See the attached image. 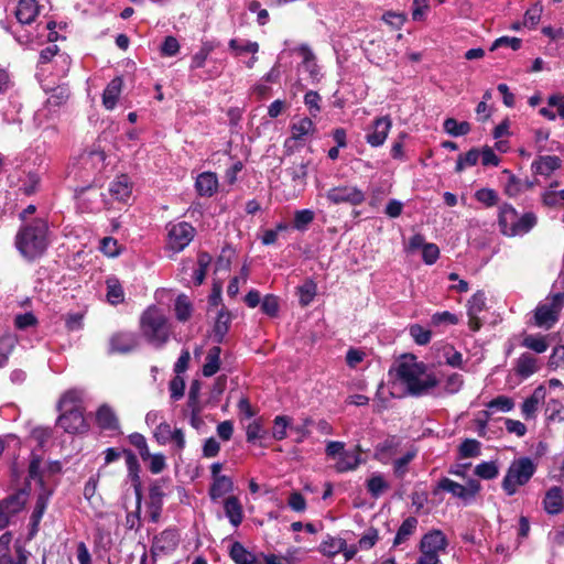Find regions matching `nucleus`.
I'll return each mask as SVG.
<instances>
[{
	"instance_id": "42",
	"label": "nucleus",
	"mask_w": 564,
	"mask_h": 564,
	"mask_svg": "<svg viewBox=\"0 0 564 564\" xmlns=\"http://www.w3.org/2000/svg\"><path fill=\"white\" fill-rule=\"evenodd\" d=\"M107 300L113 305L122 303L124 300L123 289L117 279L107 280Z\"/></svg>"
},
{
	"instance_id": "38",
	"label": "nucleus",
	"mask_w": 564,
	"mask_h": 564,
	"mask_svg": "<svg viewBox=\"0 0 564 564\" xmlns=\"http://www.w3.org/2000/svg\"><path fill=\"white\" fill-rule=\"evenodd\" d=\"M444 131L452 137H460L469 133L470 124L467 121L458 122L454 118L445 119L443 123Z\"/></svg>"
},
{
	"instance_id": "36",
	"label": "nucleus",
	"mask_w": 564,
	"mask_h": 564,
	"mask_svg": "<svg viewBox=\"0 0 564 564\" xmlns=\"http://www.w3.org/2000/svg\"><path fill=\"white\" fill-rule=\"evenodd\" d=\"M505 173L509 174V180L506 185V193L509 196H517L521 192L528 191L534 186V182L524 180L521 181L520 178L516 177L513 174L509 173L508 171H505Z\"/></svg>"
},
{
	"instance_id": "52",
	"label": "nucleus",
	"mask_w": 564,
	"mask_h": 564,
	"mask_svg": "<svg viewBox=\"0 0 564 564\" xmlns=\"http://www.w3.org/2000/svg\"><path fill=\"white\" fill-rule=\"evenodd\" d=\"M459 454L463 458L476 457L480 454V443L477 440L467 438L459 445Z\"/></svg>"
},
{
	"instance_id": "45",
	"label": "nucleus",
	"mask_w": 564,
	"mask_h": 564,
	"mask_svg": "<svg viewBox=\"0 0 564 564\" xmlns=\"http://www.w3.org/2000/svg\"><path fill=\"white\" fill-rule=\"evenodd\" d=\"M479 159V151L471 149L465 154H459L456 161L455 171L460 173L466 166H474L477 164Z\"/></svg>"
},
{
	"instance_id": "13",
	"label": "nucleus",
	"mask_w": 564,
	"mask_h": 564,
	"mask_svg": "<svg viewBox=\"0 0 564 564\" xmlns=\"http://www.w3.org/2000/svg\"><path fill=\"white\" fill-rule=\"evenodd\" d=\"M392 127V121L389 116L379 117L373 120L368 133L366 134V141L372 148L382 145L389 134Z\"/></svg>"
},
{
	"instance_id": "10",
	"label": "nucleus",
	"mask_w": 564,
	"mask_h": 564,
	"mask_svg": "<svg viewBox=\"0 0 564 564\" xmlns=\"http://www.w3.org/2000/svg\"><path fill=\"white\" fill-rule=\"evenodd\" d=\"M164 485V479H156L149 487V500L147 502V509L149 519L153 523L159 522L161 518L163 499L165 497Z\"/></svg>"
},
{
	"instance_id": "34",
	"label": "nucleus",
	"mask_w": 564,
	"mask_h": 564,
	"mask_svg": "<svg viewBox=\"0 0 564 564\" xmlns=\"http://www.w3.org/2000/svg\"><path fill=\"white\" fill-rule=\"evenodd\" d=\"M26 497L28 494L24 490H20L11 496H9L7 499L2 500L3 507L10 512L12 516H15L18 512H20L25 503H26Z\"/></svg>"
},
{
	"instance_id": "37",
	"label": "nucleus",
	"mask_w": 564,
	"mask_h": 564,
	"mask_svg": "<svg viewBox=\"0 0 564 564\" xmlns=\"http://www.w3.org/2000/svg\"><path fill=\"white\" fill-rule=\"evenodd\" d=\"M231 322V315L228 311L221 308L217 315V319L214 326L215 337L218 343H221L225 335L228 333L229 325Z\"/></svg>"
},
{
	"instance_id": "28",
	"label": "nucleus",
	"mask_w": 564,
	"mask_h": 564,
	"mask_svg": "<svg viewBox=\"0 0 564 564\" xmlns=\"http://www.w3.org/2000/svg\"><path fill=\"white\" fill-rule=\"evenodd\" d=\"M109 193L117 200L126 202L131 195L129 178L126 175H121L111 182Z\"/></svg>"
},
{
	"instance_id": "41",
	"label": "nucleus",
	"mask_w": 564,
	"mask_h": 564,
	"mask_svg": "<svg viewBox=\"0 0 564 564\" xmlns=\"http://www.w3.org/2000/svg\"><path fill=\"white\" fill-rule=\"evenodd\" d=\"M193 312L192 303L185 294H180L175 301V315L180 322H186Z\"/></svg>"
},
{
	"instance_id": "24",
	"label": "nucleus",
	"mask_w": 564,
	"mask_h": 564,
	"mask_svg": "<svg viewBox=\"0 0 564 564\" xmlns=\"http://www.w3.org/2000/svg\"><path fill=\"white\" fill-rule=\"evenodd\" d=\"M96 421L101 430L117 431L119 429V420L115 411L107 404H102L97 410Z\"/></svg>"
},
{
	"instance_id": "47",
	"label": "nucleus",
	"mask_w": 564,
	"mask_h": 564,
	"mask_svg": "<svg viewBox=\"0 0 564 564\" xmlns=\"http://www.w3.org/2000/svg\"><path fill=\"white\" fill-rule=\"evenodd\" d=\"M398 446H399V442L394 436L388 437L387 440H384L382 443H380L376 447V455L380 459L390 457L393 454H395Z\"/></svg>"
},
{
	"instance_id": "12",
	"label": "nucleus",
	"mask_w": 564,
	"mask_h": 564,
	"mask_svg": "<svg viewBox=\"0 0 564 564\" xmlns=\"http://www.w3.org/2000/svg\"><path fill=\"white\" fill-rule=\"evenodd\" d=\"M139 346L138 335L133 332H117L109 338V354H129Z\"/></svg>"
},
{
	"instance_id": "19",
	"label": "nucleus",
	"mask_w": 564,
	"mask_h": 564,
	"mask_svg": "<svg viewBox=\"0 0 564 564\" xmlns=\"http://www.w3.org/2000/svg\"><path fill=\"white\" fill-rule=\"evenodd\" d=\"M543 508L546 513L555 516L563 511L564 500L562 489L557 486L551 487L543 499Z\"/></svg>"
},
{
	"instance_id": "50",
	"label": "nucleus",
	"mask_w": 564,
	"mask_h": 564,
	"mask_svg": "<svg viewBox=\"0 0 564 564\" xmlns=\"http://www.w3.org/2000/svg\"><path fill=\"white\" fill-rule=\"evenodd\" d=\"M543 12V7L541 3L536 2L532 7H530L525 13L523 19V25L530 29H533L540 22L541 15Z\"/></svg>"
},
{
	"instance_id": "18",
	"label": "nucleus",
	"mask_w": 564,
	"mask_h": 564,
	"mask_svg": "<svg viewBox=\"0 0 564 564\" xmlns=\"http://www.w3.org/2000/svg\"><path fill=\"white\" fill-rule=\"evenodd\" d=\"M545 398V389L539 386L534 389L533 393L527 398L521 405V413L525 420L535 419L540 403Z\"/></svg>"
},
{
	"instance_id": "58",
	"label": "nucleus",
	"mask_w": 564,
	"mask_h": 564,
	"mask_svg": "<svg viewBox=\"0 0 564 564\" xmlns=\"http://www.w3.org/2000/svg\"><path fill=\"white\" fill-rule=\"evenodd\" d=\"M415 457L414 452H408L402 457L398 458L393 463V470L397 477L402 478L408 471V465Z\"/></svg>"
},
{
	"instance_id": "5",
	"label": "nucleus",
	"mask_w": 564,
	"mask_h": 564,
	"mask_svg": "<svg viewBox=\"0 0 564 564\" xmlns=\"http://www.w3.org/2000/svg\"><path fill=\"white\" fill-rule=\"evenodd\" d=\"M536 471V464L530 457H519L509 465L501 487L508 496H513L518 488L530 481Z\"/></svg>"
},
{
	"instance_id": "63",
	"label": "nucleus",
	"mask_w": 564,
	"mask_h": 564,
	"mask_svg": "<svg viewBox=\"0 0 564 564\" xmlns=\"http://www.w3.org/2000/svg\"><path fill=\"white\" fill-rule=\"evenodd\" d=\"M170 392H171V399L172 400H180L184 395L185 390V381L181 376H175L169 384Z\"/></svg>"
},
{
	"instance_id": "64",
	"label": "nucleus",
	"mask_w": 564,
	"mask_h": 564,
	"mask_svg": "<svg viewBox=\"0 0 564 564\" xmlns=\"http://www.w3.org/2000/svg\"><path fill=\"white\" fill-rule=\"evenodd\" d=\"M549 367L551 369H557L560 367H564V346L558 345L554 347L550 359H549Z\"/></svg>"
},
{
	"instance_id": "23",
	"label": "nucleus",
	"mask_w": 564,
	"mask_h": 564,
	"mask_svg": "<svg viewBox=\"0 0 564 564\" xmlns=\"http://www.w3.org/2000/svg\"><path fill=\"white\" fill-rule=\"evenodd\" d=\"M539 370L538 359L529 352H523L517 359L514 371L522 379H527Z\"/></svg>"
},
{
	"instance_id": "2",
	"label": "nucleus",
	"mask_w": 564,
	"mask_h": 564,
	"mask_svg": "<svg viewBox=\"0 0 564 564\" xmlns=\"http://www.w3.org/2000/svg\"><path fill=\"white\" fill-rule=\"evenodd\" d=\"M48 224L44 218H35L20 227L15 236V247L26 260H35L47 249Z\"/></svg>"
},
{
	"instance_id": "21",
	"label": "nucleus",
	"mask_w": 564,
	"mask_h": 564,
	"mask_svg": "<svg viewBox=\"0 0 564 564\" xmlns=\"http://www.w3.org/2000/svg\"><path fill=\"white\" fill-rule=\"evenodd\" d=\"M361 449L357 446L354 451H345L338 457L335 469L338 473L355 470L361 464Z\"/></svg>"
},
{
	"instance_id": "17",
	"label": "nucleus",
	"mask_w": 564,
	"mask_h": 564,
	"mask_svg": "<svg viewBox=\"0 0 564 564\" xmlns=\"http://www.w3.org/2000/svg\"><path fill=\"white\" fill-rule=\"evenodd\" d=\"M195 188L199 196L212 197L218 189V178L216 173H200L196 177Z\"/></svg>"
},
{
	"instance_id": "44",
	"label": "nucleus",
	"mask_w": 564,
	"mask_h": 564,
	"mask_svg": "<svg viewBox=\"0 0 564 564\" xmlns=\"http://www.w3.org/2000/svg\"><path fill=\"white\" fill-rule=\"evenodd\" d=\"M345 550V540L340 538H329L319 545V551L327 556H335Z\"/></svg>"
},
{
	"instance_id": "46",
	"label": "nucleus",
	"mask_w": 564,
	"mask_h": 564,
	"mask_svg": "<svg viewBox=\"0 0 564 564\" xmlns=\"http://www.w3.org/2000/svg\"><path fill=\"white\" fill-rule=\"evenodd\" d=\"M314 212L311 209L296 210L294 214L293 227L300 231H304L314 220Z\"/></svg>"
},
{
	"instance_id": "14",
	"label": "nucleus",
	"mask_w": 564,
	"mask_h": 564,
	"mask_svg": "<svg viewBox=\"0 0 564 564\" xmlns=\"http://www.w3.org/2000/svg\"><path fill=\"white\" fill-rule=\"evenodd\" d=\"M486 308V295L482 291L476 292L467 305V315H468V325L473 332H477L481 327V321L478 317V314Z\"/></svg>"
},
{
	"instance_id": "16",
	"label": "nucleus",
	"mask_w": 564,
	"mask_h": 564,
	"mask_svg": "<svg viewBox=\"0 0 564 564\" xmlns=\"http://www.w3.org/2000/svg\"><path fill=\"white\" fill-rule=\"evenodd\" d=\"M562 166V160L556 155H540L531 164L534 174L550 176Z\"/></svg>"
},
{
	"instance_id": "8",
	"label": "nucleus",
	"mask_w": 564,
	"mask_h": 564,
	"mask_svg": "<svg viewBox=\"0 0 564 564\" xmlns=\"http://www.w3.org/2000/svg\"><path fill=\"white\" fill-rule=\"evenodd\" d=\"M195 236V228L185 221L169 226L167 248L174 252L182 251Z\"/></svg>"
},
{
	"instance_id": "51",
	"label": "nucleus",
	"mask_w": 564,
	"mask_h": 564,
	"mask_svg": "<svg viewBox=\"0 0 564 564\" xmlns=\"http://www.w3.org/2000/svg\"><path fill=\"white\" fill-rule=\"evenodd\" d=\"M410 335L417 345H426L430 343L432 333L419 324H413L409 328Z\"/></svg>"
},
{
	"instance_id": "33",
	"label": "nucleus",
	"mask_w": 564,
	"mask_h": 564,
	"mask_svg": "<svg viewBox=\"0 0 564 564\" xmlns=\"http://www.w3.org/2000/svg\"><path fill=\"white\" fill-rule=\"evenodd\" d=\"M536 224V216L533 213H525L521 217L518 216L517 224L511 231H508V237L521 236L529 232Z\"/></svg>"
},
{
	"instance_id": "54",
	"label": "nucleus",
	"mask_w": 564,
	"mask_h": 564,
	"mask_svg": "<svg viewBox=\"0 0 564 564\" xmlns=\"http://www.w3.org/2000/svg\"><path fill=\"white\" fill-rule=\"evenodd\" d=\"M513 406V400L506 395H499L487 403L488 410H496L500 412H510Z\"/></svg>"
},
{
	"instance_id": "39",
	"label": "nucleus",
	"mask_w": 564,
	"mask_h": 564,
	"mask_svg": "<svg viewBox=\"0 0 564 564\" xmlns=\"http://www.w3.org/2000/svg\"><path fill=\"white\" fill-rule=\"evenodd\" d=\"M521 346L531 349L536 354H543L549 348L546 337L542 335H527L523 338Z\"/></svg>"
},
{
	"instance_id": "57",
	"label": "nucleus",
	"mask_w": 564,
	"mask_h": 564,
	"mask_svg": "<svg viewBox=\"0 0 564 564\" xmlns=\"http://www.w3.org/2000/svg\"><path fill=\"white\" fill-rule=\"evenodd\" d=\"M475 198L486 205L487 207H491L497 205L498 203V194L496 191L491 188H480L475 193Z\"/></svg>"
},
{
	"instance_id": "7",
	"label": "nucleus",
	"mask_w": 564,
	"mask_h": 564,
	"mask_svg": "<svg viewBox=\"0 0 564 564\" xmlns=\"http://www.w3.org/2000/svg\"><path fill=\"white\" fill-rule=\"evenodd\" d=\"M437 489L449 492L464 502L473 500L481 489L480 482L477 479L470 478L466 485H460L449 478H442L437 482Z\"/></svg>"
},
{
	"instance_id": "11",
	"label": "nucleus",
	"mask_w": 564,
	"mask_h": 564,
	"mask_svg": "<svg viewBox=\"0 0 564 564\" xmlns=\"http://www.w3.org/2000/svg\"><path fill=\"white\" fill-rule=\"evenodd\" d=\"M181 541L180 532L175 528H167L153 539L151 551L154 555L174 552Z\"/></svg>"
},
{
	"instance_id": "20",
	"label": "nucleus",
	"mask_w": 564,
	"mask_h": 564,
	"mask_svg": "<svg viewBox=\"0 0 564 564\" xmlns=\"http://www.w3.org/2000/svg\"><path fill=\"white\" fill-rule=\"evenodd\" d=\"M40 12L36 0H20L15 10V17L21 24H31Z\"/></svg>"
},
{
	"instance_id": "29",
	"label": "nucleus",
	"mask_w": 564,
	"mask_h": 564,
	"mask_svg": "<svg viewBox=\"0 0 564 564\" xmlns=\"http://www.w3.org/2000/svg\"><path fill=\"white\" fill-rule=\"evenodd\" d=\"M315 124L308 117L301 118L299 121L291 124L292 137L290 140H304L305 137L313 134Z\"/></svg>"
},
{
	"instance_id": "6",
	"label": "nucleus",
	"mask_w": 564,
	"mask_h": 564,
	"mask_svg": "<svg viewBox=\"0 0 564 564\" xmlns=\"http://www.w3.org/2000/svg\"><path fill=\"white\" fill-rule=\"evenodd\" d=\"M563 305L564 292L554 294L549 303L539 304L534 311V324L551 328L557 322Z\"/></svg>"
},
{
	"instance_id": "35",
	"label": "nucleus",
	"mask_w": 564,
	"mask_h": 564,
	"mask_svg": "<svg viewBox=\"0 0 564 564\" xmlns=\"http://www.w3.org/2000/svg\"><path fill=\"white\" fill-rule=\"evenodd\" d=\"M234 488L231 479L227 476H221L213 479V484L209 489V495L213 500H216L226 494L230 492Z\"/></svg>"
},
{
	"instance_id": "32",
	"label": "nucleus",
	"mask_w": 564,
	"mask_h": 564,
	"mask_svg": "<svg viewBox=\"0 0 564 564\" xmlns=\"http://www.w3.org/2000/svg\"><path fill=\"white\" fill-rule=\"evenodd\" d=\"M229 555L236 564H257L256 555L249 552L240 542H234Z\"/></svg>"
},
{
	"instance_id": "30",
	"label": "nucleus",
	"mask_w": 564,
	"mask_h": 564,
	"mask_svg": "<svg viewBox=\"0 0 564 564\" xmlns=\"http://www.w3.org/2000/svg\"><path fill=\"white\" fill-rule=\"evenodd\" d=\"M220 354L221 349L219 346H214L208 350L202 370L205 377H212L218 372L220 368Z\"/></svg>"
},
{
	"instance_id": "15",
	"label": "nucleus",
	"mask_w": 564,
	"mask_h": 564,
	"mask_svg": "<svg viewBox=\"0 0 564 564\" xmlns=\"http://www.w3.org/2000/svg\"><path fill=\"white\" fill-rule=\"evenodd\" d=\"M447 546V539L440 530H432L424 534L420 543L421 553L437 554Z\"/></svg>"
},
{
	"instance_id": "25",
	"label": "nucleus",
	"mask_w": 564,
	"mask_h": 564,
	"mask_svg": "<svg viewBox=\"0 0 564 564\" xmlns=\"http://www.w3.org/2000/svg\"><path fill=\"white\" fill-rule=\"evenodd\" d=\"M518 213L516 208L510 204H502L499 209L498 224L500 231L508 236V231H511L517 224Z\"/></svg>"
},
{
	"instance_id": "9",
	"label": "nucleus",
	"mask_w": 564,
	"mask_h": 564,
	"mask_svg": "<svg viewBox=\"0 0 564 564\" xmlns=\"http://www.w3.org/2000/svg\"><path fill=\"white\" fill-rule=\"evenodd\" d=\"M326 198L335 205L349 204L352 206L360 205L365 202V193L356 186L344 185L333 187L326 193Z\"/></svg>"
},
{
	"instance_id": "53",
	"label": "nucleus",
	"mask_w": 564,
	"mask_h": 564,
	"mask_svg": "<svg viewBox=\"0 0 564 564\" xmlns=\"http://www.w3.org/2000/svg\"><path fill=\"white\" fill-rule=\"evenodd\" d=\"M307 167L308 162L302 161L300 163H294L291 167L286 170V172L294 182H300L301 184H304L308 173Z\"/></svg>"
},
{
	"instance_id": "61",
	"label": "nucleus",
	"mask_w": 564,
	"mask_h": 564,
	"mask_svg": "<svg viewBox=\"0 0 564 564\" xmlns=\"http://www.w3.org/2000/svg\"><path fill=\"white\" fill-rule=\"evenodd\" d=\"M261 311L269 316H275L279 312L278 297L267 294L261 301Z\"/></svg>"
},
{
	"instance_id": "4",
	"label": "nucleus",
	"mask_w": 564,
	"mask_h": 564,
	"mask_svg": "<svg viewBox=\"0 0 564 564\" xmlns=\"http://www.w3.org/2000/svg\"><path fill=\"white\" fill-rule=\"evenodd\" d=\"M140 332L149 344L161 348L169 341L172 330L164 313L152 305L140 317Z\"/></svg>"
},
{
	"instance_id": "3",
	"label": "nucleus",
	"mask_w": 564,
	"mask_h": 564,
	"mask_svg": "<svg viewBox=\"0 0 564 564\" xmlns=\"http://www.w3.org/2000/svg\"><path fill=\"white\" fill-rule=\"evenodd\" d=\"M56 408L61 412L57 425L66 433L82 434L88 431V424L84 417L82 390L70 389L63 393Z\"/></svg>"
},
{
	"instance_id": "22",
	"label": "nucleus",
	"mask_w": 564,
	"mask_h": 564,
	"mask_svg": "<svg viewBox=\"0 0 564 564\" xmlns=\"http://www.w3.org/2000/svg\"><path fill=\"white\" fill-rule=\"evenodd\" d=\"M51 495L52 491L46 488H42L41 492L37 495L36 502L31 516V533H35L37 531V527L46 510Z\"/></svg>"
},
{
	"instance_id": "59",
	"label": "nucleus",
	"mask_w": 564,
	"mask_h": 564,
	"mask_svg": "<svg viewBox=\"0 0 564 564\" xmlns=\"http://www.w3.org/2000/svg\"><path fill=\"white\" fill-rule=\"evenodd\" d=\"M173 430L167 422L160 423L154 431V438L161 445L171 443V434Z\"/></svg>"
},
{
	"instance_id": "31",
	"label": "nucleus",
	"mask_w": 564,
	"mask_h": 564,
	"mask_svg": "<svg viewBox=\"0 0 564 564\" xmlns=\"http://www.w3.org/2000/svg\"><path fill=\"white\" fill-rule=\"evenodd\" d=\"M417 523L419 521L415 517H408L397 531L393 540V546H398L406 542L409 538L414 534Z\"/></svg>"
},
{
	"instance_id": "40",
	"label": "nucleus",
	"mask_w": 564,
	"mask_h": 564,
	"mask_svg": "<svg viewBox=\"0 0 564 564\" xmlns=\"http://www.w3.org/2000/svg\"><path fill=\"white\" fill-rule=\"evenodd\" d=\"M389 489V484L380 474H373L367 480V490L373 498H379L386 490Z\"/></svg>"
},
{
	"instance_id": "56",
	"label": "nucleus",
	"mask_w": 564,
	"mask_h": 564,
	"mask_svg": "<svg viewBox=\"0 0 564 564\" xmlns=\"http://www.w3.org/2000/svg\"><path fill=\"white\" fill-rule=\"evenodd\" d=\"M290 426V419L285 415H278L274 419V426L272 436L278 440H284L286 437V429Z\"/></svg>"
},
{
	"instance_id": "55",
	"label": "nucleus",
	"mask_w": 564,
	"mask_h": 564,
	"mask_svg": "<svg viewBox=\"0 0 564 564\" xmlns=\"http://www.w3.org/2000/svg\"><path fill=\"white\" fill-rule=\"evenodd\" d=\"M210 262V257L207 253L198 256V268L194 271L193 279L196 285H200L206 276L207 267Z\"/></svg>"
},
{
	"instance_id": "43",
	"label": "nucleus",
	"mask_w": 564,
	"mask_h": 564,
	"mask_svg": "<svg viewBox=\"0 0 564 564\" xmlns=\"http://www.w3.org/2000/svg\"><path fill=\"white\" fill-rule=\"evenodd\" d=\"M123 454L126 456V465L128 468V475L131 479L132 484L141 482L139 471H140V464L138 462L137 456L129 449H124Z\"/></svg>"
},
{
	"instance_id": "48",
	"label": "nucleus",
	"mask_w": 564,
	"mask_h": 564,
	"mask_svg": "<svg viewBox=\"0 0 564 564\" xmlns=\"http://www.w3.org/2000/svg\"><path fill=\"white\" fill-rule=\"evenodd\" d=\"M229 48L235 51L237 55L242 53L257 54L259 51V44L252 41L240 42L237 39H231L228 43Z\"/></svg>"
},
{
	"instance_id": "62",
	"label": "nucleus",
	"mask_w": 564,
	"mask_h": 564,
	"mask_svg": "<svg viewBox=\"0 0 564 564\" xmlns=\"http://www.w3.org/2000/svg\"><path fill=\"white\" fill-rule=\"evenodd\" d=\"M546 411L550 412L547 415L550 421H564V405L558 400H551Z\"/></svg>"
},
{
	"instance_id": "49",
	"label": "nucleus",
	"mask_w": 564,
	"mask_h": 564,
	"mask_svg": "<svg viewBox=\"0 0 564 564\" xmlns=\"http://www.w3.org/2000/svg\"><path fill=\"white\" fill-rule=\"evenodd\" d=\"M498 474L499 469L495 462H482L475 467V475L482 479H494Z\"/></svg>"
},
{
	"instance_id": "27",
	"label": "nucleus",
	"mask_w": 564,
	"mask_h": 564,
	"mask_svg": "<svg viewBox=\"0 0 564 564\" xmlns=\"http://www.w3.org/2000/svg\"><path fill=\"white\" fill-rule=\"evenodd\" d=\"M122 80L120 77L113 78L106 87L102 94V105L106 109L112 110L121 93Z\"/></svg>"
},
{
	"instance_id": "1",
	"label": "nucleus",
	"mask_w": 564,
	"mask_h": 564,
	"mask_svg": "<svg viewBox=\"0 0 564 564\" xmlns=\"http://www.w3.org/2000/svg\"><path fill=\"white\" fill-rule=\"evenodd\" d=\"M397 378L405 386L410 395L421 397L430 393L440 381L434 373L426 371L425 364L417 361L413 355H404L397 368Z\"/></svg>"
},
{
	"instance_id": "60",
	"label": "nucleus",
	"mask_w": 564,
	"mask_h": 564,
	"mask_svg": "<svg viewBox=\"0 0 564 564\" xmlns=\"http://www.w3.org/2000/svg\"><path fill=\"white\" fill-rule=\"evenodd\" d=\"M299 291H300V303L305 306V305H308L313 301V299L316 294V285L314 282L308 281L305 284H303L302 286H300Z\"/></svg>"
},
{
	"instance_id": "26",
	"label": "nucleus",
	"mask_w": 564,
	"mask_h": 564,
	"mask_svg": "<svg viewBox=\"0 0 564 564\" xmlns=\"http://www.w3.org/2000/svg\"><path fill=\"white\" fill-rule=\"evenodd\" d=\"M225 514L229 522L237 528L243 519L242 506L239 499L235 496H230L224 501Z\"/></svg>"
}]
</instances>
